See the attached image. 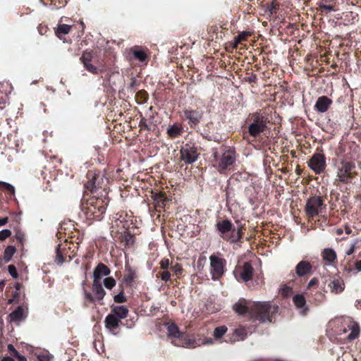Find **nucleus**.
Here are the masks:
<instances>
[{"label": "nucleus", "instance_id": "obj_1", "mask_svg": "<svg viewBox=\"0 0 361 361\" xmlns=\"http://www.w3.org/2000/svg\"><path fill=\"white\" fill-rule=\"evenodd\" d=\"M249 308L257 319L262 322H271L269 314L272 307L270 302H257L247 306L245 301L239 300L233 305L234 311L238 314H243Z\"/></svg>", "mask_w": 361, "mask_h": 361}, {"label": "nucleus", "instance_id": "obj_2", "mask_svg": "<svg viewBox=\"0 0 361 361\" xmlns=\"http://www.w3.org/2000/svg\"><path fill=\"white\" fill-rule=\"evenodd\" d=\"M355 165L348 161H342L337 170V178L342 183H349L356 174Z\"/></svg>", "mask_w": 361, "mask_h": 361}, {"label": "nucleus", "instance_id": "obj_3", "mask_svg": "<svg viewBox=\"0 0 361 361\" xmlns=\"http://www.w3.org/2000/svg\"><path fill=\"white\" fill-rule=\"evenodd\" d=\"M325 207L324 201L320 196H310L306 202L305 212L309 217H314L322 213Z\"/></svg>", "mask_w": 361, "mask_h": 361}, {"label": "nucleus", "instance_id": "obj_4", "mask_svg": "<svg viewBox=\"0 0 361 361\" xmlns=\"http://www.w3.org/2000/svg\"><path fill=\"white\" fill-rule=\"evenodd\" d=\"M210 260V274L212 280L220 279L224 272L226 260L216 255H211Z\"/></svg>", "mask_w": 361, "mask_h": 361}, {"label": "nucleus", "instance_id": "obj_5", "mask_svg": "<svg viewBox=\"0 0 361 361\" xmlns=\"http://www.w3.org/2000/svg\"><path fill=\"white\" fill-rule=\"evenodd\" d=\"M253 272L254 269L251 264L248 262H245L243 265L237 266L233 274L237 280H242L244 282H247L252 280Z\"/></svg>", "mask_w": 361, "mask_h": 361}, {"label": "nucleus", "instance_id": "obj_6", "mask_svg": "<svg viewBox=\"0 0 361 361\" xmlns=\"http://www.w3.org/2000/svg\"><path fill=\"white\" fill-rule=\"evenodd\" d=\"M267 118L259 114L254 116V121L248 128V132L252 137H257L260 133L263 132L267 126Z\"/></svg>", "mask_w": 361, "mask_h": 361}, {"label": "nucleus", "instance_id": "obj_7", "mask_svg": "<svg viewBox=\"0 0 361 361\" xmlns=\"http://www.w3.org/2000/svg\"><path fill=\"white\" fill-rule=\"evenodd\" d=\"M180 158L188 164L195 162L198 158L197 148L191 144H185L180 149Z\"/></svg>", "mask_w": 361, "mask_h": 361}, {"label": "nucleus", "instance_id": "obj_8", "mask_svg": "<svg viewBox=\"0 0 361 361\" xmlns=\"http://www.w3.org/2000/svg\"><path fill=\"white\" fill-rule=\"evenodd\" d=\"M308 166L315 173H322L326 168L324 155L321 153H315L308 161Z\"/></svg>", "mask_w": 361, "mask_h": 361}, {"label": "nucleus", "instance_id": "obj_9", "mask_svg": "<svg viewBox=\"0 0 361 361\" xmlns=\"http://www.w3.org/2000/svg\"><path fill=\"white\" fill-rule=\"evenodd\" d=\"M235 161V156L233 151L227 150L224 152L218 162V166L221 170H226L231 166Z\"/></svg>", "mask_w": 361, "mask_h": 361}, {"label": "nucleus", "instance_id": "obj_10", "mask_svg": "<svg viewBox=\"0 0 361 361\" xmlns=\"http://www.w3.org/2000/svg\"><path fill=\"white\" fill-rule=\"evenodd\" d=\"M183 114L191 126L197 125L202 118V112L200 110H185Z\"/></svg>", "mask_w": 361, "mask_h": 361}, {"label": "nucleus", "instance_id": "obj_11", "mask_svg": "<svg viewBox=\"0 0 361 361\" xmlns=\"http://www.w3.org/2000/svg\"><path fill=\"white\" fill-rule=\"evenodd\" d=\"M331 293L334 294H339L345 289V283L342 279L339 277H334L328 284Z\"/></svg>", "mask_w": 361, "mask_h": 361}, {"label": "nucleus", "instance_id": "obj_12", "mask_svg": "<svg viewBox=\"0 0 361 361\" xmlns=\"http://www.w3.org/2000/svg\"><path fill=\"white\" fill-rule=\"evenodd\" d=\"M331 104L332 101L329 98L326 96H322L316 101L314 108L317 111L324 113L328 110Z\"/></svg>", "mask_w": 361, "mask_h": 361}, {"label": "nucleus", "instance_id": "obj_13", "mask_svg": "<svg viewBox=\"0 0 361 361\" xmlns=\"http://www.w3.org/2000/svg\"><path fill=\"white\" fill-rule=\"evenodd\" d=\"M110 274V269L104 264L99 263L93 271V280L101 281L103 276Z\"/></svg>", "mask_w": 361, "mask_h": 361}, {"label": "nucleus", "instance_id": "obj_14", "mask_svg": "<svg viewBox=\"0 0 361 361\" xmlns=\"http://www.w3.org/2000/svg\"><path fill=\"white\" fill-rule=\"evenodd\" d=\"M312 266L305 260L300 261L295 267V272L298 276L302 277L309 274L312 270Z\"/></svg>", "mask_w": 361, "mask_h": 361}, {"label": "nucleus", "instance_id": "obj_15", "mask_svg": "<svg viewBox=\"0 0 361 361\" xmlns=\"http://www.w3.org/2000/svg\"><path fill=\"white\" fill-rule=\"evenodd\" d=\"M322 256L323 259L329 264L334 263L337 259L336 252L333 248L330 247L324 248L322 252Z\"/></svg>", "mask_w": 361, "mask_h": 361}, {"label": "nucleus", "instance_id": "obj_16", "mask_svg": "<svg viewBox=\"0 0 361 361\" xmlns=\"http://www.w3.org/2000/svg\"><path fill=\"white\" fill-rule=\"evenodd\" d=\"M92 292L94 295L95 298L99 300H102L106 295V292L102 288V282L99 281L93 280Z\"/></svg>", "mask_w": 361, "mask_h": 361}, {"label": "nucleus", "instance_id": "obj_17", "mask_svg": "<svg viewBox=\"0 0 361 361\" xmlns=\"http://www.w3.org/2000/svg\"><path fill=\"white\" fill-rule=\"evenodd\" d=\"M217 230L221 233V236H226V234L231 231L233 224L231 221L226 219L218 221L216 224Z\"/></svg>", "mask_w": 361, "mask_h": 361}, {"label": "nucleus", "instance_id": "obj_18", "mask_svg": "<svg viewBox=\"0 0 361 361\" xmlns=\"http://www.w3.org/2000/svg\"><path fill=\"white\" fill-rule=\"evenodd\" d=\"M293 301L297 308L301 310V314L305 315L307 314V309L305 306L306 300L305 297L300 294L295 295L293 298Z\"/></svg>", "mask_w": 361, "mask_h": 361}, {"label": "nucleus", "instance_id": "obj_19", "mask_svg": "<svg viewBox=\"0 0 361 361\" xmlns=\"http://www.w3.org/2000/svg\"><path fill=\"white\" fill-rule=\"evenodd\" d=\"M24 310L22 307H18L8 316V322H19L23 319Z\"/></svg>", "mask_w": 361, "mask_h": 361}, {"label": "nucleus", "instance_id": "obj_20", "mask_svg": "<svg viewBox=\"0 0 361 361\" xmlns=\"http://www.w3.org/2000/svg\"><path fill=\"white\" fill-rule=\"evenodd\" d=\"M119 319L114 314L107 315L105 319L106 327L110 329H115L118 326Z\"/></svg>", "mask_w": 361, "mask_h": 361}, {"label": "nucleus", "instance_id": "obj_21", "mask_svg": "<svg viewBox=\"0 0 361 361\" xmlns=\"http://www.w3.org/2000/svg\"><path fill=\"white\" fill-rule=\"evenodd\" d=\"M105 207L99 201L96 202V206L92 205L89 208V211L95 215V217L99 219L105 212Z\"/></svg>", "mask_w": 361, "mask_h": 361}, {"label": "nucleus", "instance_id": "obj_22", "mask_svg": "<svg viewBox=\"0 0 361 361\" xmlns=\"http://www.w3.org/2000/svg\"><path fill=\"white\" fill-rule=\"evenodd\" d=\"M167 333L169 337H173L176 338H180L183 336V334L179 331L178 326L174 324L168 325Z\"/></svg>", "mask_w": 361, "mask_h": 361}, {"label": "nucleus", "instance_id": "obj_23", "mask_svg": "<svg viewBox=\"0 0 361 361\" xmlns=\"http://www.w3.org/2000/svg\"><path fill=\"white\" fill-rule=\"evenodd\" d=\"M348 328L350 330V334L348 335V338L349 340H354L360 334L359 325L356 322L350 321L348 325Z\"/></svg>", "mask_w": 361, "mask_h": 361}, {"label": "nucleus", "instance_id": "obj_24", "mask_svg": "<svg viewBox=\"0 0 361 361\" xmlns=\"http://www.w3.org/2000/svg\"><path fill=\"white\" fill-rule=\"evenodd\" d=\"M112 312L119 319H125L128 314V310L124 305L114 307Z\"/></svg>", "mask_w": 361, "mask_h": 361}, {"label": "nucleus", "instance_id": "obj_25", "mask_svg": "<svg viewBox=\"0 0 361 361\" xmlns=\"http://www.w3.org/2000/svg\"><path fill=\"white\" fill-rule=\"evenodd\" d=\"M247 336V331L245 328L240 327L235 330L232 341H243L245 338Z\"/></svg>", "mask_w": 361, "mask_h": 361}, {"label": "nucleus", "instance_id": "obj_26", "mask_svg": "<svg viewBox=\"0 0 361 361\" xmlns=\"http://www.w3.org/2000/svg\"><path fill=\"white\" fill-rule=\"evenodd\" d=\"M174 344L178 346H183L185 348L195 347L194 341L187 336H185L182 340H180L178 343H175Z\"/></svg>", "mask_w": 361, "mask_h": 361}, {"label": "nucleus", "instance_id": "obj_27", "mask_svg": "<svg viewBox=\"0 0 361 361\" xmlns=\"http://www.w3.org/2000/svg\"><path fill=\"white\" fill-rule=\"evenodd\" d=\"M71 26L66 25V24H62L59 25L58 27L56 28V33L58 35L59 38H61V35H66L69 33L71 31Z\"/></svg>", "mask_w": 361, "mask_h": 361}, {"label": "nucleus", "instance_id": "obj_28", "mask_svg": "<svg viewBox=\"0 0 361 361\" xmlns=\"http://www.w3.org/2000/svg\"><path fill=\"white\" fill-rule=\"evenodd\" d=\"M154 201L159 205V207H166V204L168 202V198L166 197L164 193L156 194L154 195Z\"/></svg>", "mask_w": 361, "mask_h": 361}, {"label": "nucleus", "instance_id": "obj_29", "mask_svg": "<svg viewBox=\"0 0 361 361\" xmlns=\"http://www.w3.org/2000/svg\"><path fill=\"white\" fill-rule=\"evenodd\" d=\"M64 261V254L61 250V245H59L56 248V257L54 262L58 264H62Z\"/></svg>", "mask_w": 361, "mask_h": 361}, {"label": "nucleus", "instance_id": "obj_30", "mask_svg": "<svg viewBox=\"0 0 361 361\" xmlns=\"http://www.w3.org/2000/svg\"><path fill=\"white\" fill-rule=\"evenodd\" d=\"M15 247L13 246H8L4 251V259L6 262H8L15 253Z\"/></svg>", "mask_w": 361, "mask_h": 361}, {"label": "nucleus", "instance_id": "obj_31", "mask_svg": "<svg viewBox=\"0 0 361 361\" xmlns=\"http://www.w3.org/2000/svg\"><path fill=\"white\" fill-rule=\"evenodd\" d=\"M167 133L171 137H176L180 133V129L175 126L169 127L167 130Z\"/></svg>", "mask_w": 361, "mask_h": 361}, {"label": "nucleus", "instance_id": "obj_32", "mask_svg": "<svg viewBox=\"0 0 361 361\" xmlns=\"http://www.w3.org/2000/svg\"><path fill=\"white\" fill-rule=\"evenodd\" d=\"M0 189L4 190H7L9 192L11 195L15 194V188L14 187L6 182H0Z\"/></svg>", "mask_w": 361, "mask_h": 361}, {"label": "nucleus", "instance_id": "obj_33", "mask_svg": "<svg viewBox=\"0 0 361 361\" xmlns=\"http://www.w3.org/2000/svg\"><path fill=\"white\" fill-rule=\"evenodd\" d=\"M104 286L107 289H111L116 286V281L113 277H106L103 281Z\"/></svg>", "mask_w": 361, "mask_h": 361}, {"label": "nucleus", "instance_id": "obj_34", "mask_svg": "<svg viewBox=\"0 0 361 361\" xmlns=\"http://www.w3.org/2000/svg\"><path fill=\"white\" fill-rule=\"evenodd\" d=\"M227 331L225 326L216 327L214 331V336L216 338H220Z\"/></svg>", "mask_w": 361, "mask_h": 361}, {"label": "nucleus", "instance_id": "obj_35", "mask_svg": "<svg viewBox=\"0 0 361 361\" xmlns=\"http://www.w3.org/2000/svg\"><path fill=\"white\" fill-rule=\"evenodd\" d=\"M135 277V273L132 270H129L128 274L125 276L124 281L126 284L130 285L133 281Z\"/></svg>", "mask_w": 361, "mask_h": 361}, {"label": "nucleus", "instance_id": "obj_36", "mask_svg": "<svg viewBox=\"0 0 361 361\" xmlns=\"http://www.w3.org/2000/svg\"><path fill=\"white\" fill-rule=\"evenodd\" d=\"M84 66L86 68V69L94 74L99 73L101 71V69L95 67L92 64L90 63V62H87L86 63H84Z\"/></svg>", "mask_w": 361, "mask_h": 361}, {"label": "nucleus", "instance_id": "obj_37", "mask_svg": "<svg viewBox=\"0 0 361 361\" xmlns=\"http://www.w3.org/2000/svg\"><path fill=\"white\" fill-rule=\"evenodd\" d=\"M133 55L137 59H138L140 61H144L147 58L146 54L141 50H135L133 51Z\"/></svg>", "mask_w": 361, "mask_h": 361}, {"label": "nucleus", "instance_id": "obj_38", "mask_svg": "<svg viewBox=\"0 0 361 361\" xmlns=\"http://www.w3.org/2000/svg\"><path fill=\"white\" fill-rule=\"evenodd\" d=\"M360 242V240L359 239L354 240V241L351 243V244L350 245L349 248L345 251V255H351L352 254H353L355 252L356 245H357Z\"/></svg>", "mask_w": 361, "mask_h": 361}, {"label": "nucleus", "instance_id": "obj_39", "mask_svg": "<svg viewBox=\"0 0 361 361\" xmlns=\"http://www.w3.org/2000/svg\"><path fill=\"white\" fill-rule=\"evenodd\" d=\"M292 292H293L292 288L287 286H283L281 289V293L283 297L290 296L291 295Z\"/></svg>", "mask_w": 361, "mask_h": 361}, {"label": "nucleus", "instance_id": "obj_40", "mask_svg": "<svg viewBox=\"0 0 361 361\" xmlns=\"http://www.w3.org/2000/svg\"><path fill=\"white\" fill-rule=\"evenodd\" d=\"M114 302H116L122 303V302H125L126 301V298L124 295L123 293L121 292L114 296Z\"/></svg>", "mask_w": 361, "mask_h": 361}, {"label": "nucleus", "instance_id": "obj_41", "mask_svg": "<svg viewBox=\"0 0 361 361\" xmlns=\"http://www.w3.org/2000/svg\"><path fill=\"white\" fill-rule=\"evenodd\" d=\"M91 59H92V54L89 51H85L81 58H80V60L82 61V62L84 63H86L87 62H90L91 61Z\"/></svg>", "mask_w": 361, "mask_h": 361}, {"label": "nucleus", "instance_id": "obj_42", "mask_svg": "<svg viewBox=\"0 0 361 361\" xmlns=\"http://www.w3.org/2000/svg\"><path fill=\"white\" fill-rule=\"evenodd\" d=\"M8 271L13 279H17L18 277L17 269L14 265H9L8 267Z\"/></svg>", "mask_w": 361, "mask_h": 361}, {"label": "nucleus", "instance_id": "obj_43", "mask_svg": "<svg viewBox=\"0 0 361 361\" xmlns=\"http://www.w3.org/2000/svg\"><path fill=\"white\" fill-rule=\"evenodd\" d=\"M11 235V231L8 229H4L0 231V240H4Z\"/></svg>", "mask_w": 361, "mask_h": 361}, {"label": "nucleus", "instance_id": "obj_44", "mask_svg": "<svg viewBox=\"0 0 361 361\" xmlns=\"http://www.w3.org/2000/svg\"><path fill=\"white\" fill-rule=\"evenodd\" d=\"M96 175L92 176V179L87 183L86 187L87 189L92 190L95 188Z\"/></svg>", "mask_w": 361, "mask_h": 361}, {"label": "nucleus", "instance_id": "obj_45", "mask_svg": "<svg viewBox=\"0 0 361 361\" xmlns=\"http://www.w3.org/2000/svg\"><path fill=\"white\" fill-rule=\"evenodd\" d=\"M161 279L164 281H168L171 278L169 271L164 270L160 274Z\"/></svg>", "mask_w": 361, "mask_h": 361}, {"label": "nucleus", "instance_id": "obj_46", "mask_svg": "<svg viewBox=\"0 0 361 361\" xmlns=\"http://www.w3.org/2000/svg\"><path fill=\"white\" fill-rule=\"evenodd\" d=\"M242 235L243 234H242V229L241 228H238V231L235 233L233 231L231 236H235V238L234 239H233L232 240L233 241H236V240H239L242 237Z\"/></svg>", "mask_w": 361, "mask_h": 361}, {"label": "nucleus", "instance_id": "obj_47", "mask_svg": "<svg viewBox=\"0 0 361 361\" xmlns=\"http://www.w3.org/2000/svg\"><path fill=\"white\" fill-rule=\"evenodd\" d=\"M246 35L245 33L239 35L235 39V46H237V44H240L243 39H245Z\"/></svg>", "mask_w": 361, "mask_h": 361}, {"label": "nucleus", "instance_id": "obj_48", "mask_svg": "<svg viewBox=\"0 0 361 361\" xmlns=\"http://www.w3.org/2000/svg\"><path fill=\"white\" fill-rule=\"evenodd\" d=\"M38 361H51L50 356L47 355H39L37 356Z\"/></svg>", "mask_w": 361, "mask_h": 361}, {"label": "nucleus", "instance_id": "obj_49", "mask_svg": "<svg viewBox=\"0 0 361 361\" xmlns=\"http://www.w3.org/2000/svg\"><path fill=\"white\" fill-rule=\"evenodd\" d=\"M169 266V260L168 259H162L161 262V267L163 269H166Z\"/></svg>", "mask_w": 361, "mask_h": 361}, {"label": "nucleus", "instance_id": "obj_50", "mask_svg": "<svg viewBox=\"0 0 361 361\" xmlns=\"http://www.w3.org/2000/svg\"><path fill=\"white\" fill-rule=\"evenodd\" d=\"M319 8H322V9H324V10H326L328 11H334V8L331 5H326V4H319Z\"/></svg>", "mask_w": 361, "mask_h": 361}, {"label": "nucleus", "instance_id": "obj_51", "mask_svg": "<svg viewBox=\"0 0 361 361\" xmlns=\"http://www.w3.org/2000/svg\"><path fill=\"white\" fill-rule=\"evenodd\" d=\"M8 350L12 353L14 356L18 354V351L15 349L12 344L8 345Z\"/></svg>", "mask_w": 361, "mask_h": 361}, {"label": "nucleus", "instance_id": "obj_52", "mask_svg": "<svg viewBox=\"0 0 361 361\" xmlns=\"http://www.w3.org/2000/svg\"><path fill=\"white\" fill-rule=\"evenodd\" d=\"M318 283V280L315 278L314 279H312L310 282L308 283V286L307 287L310 288H311L312 286H314V285H317Z\"/></svg>", "mask_w": 361, "mask_h": 361}, {"label": "nucleus", "instance_id": "obj_53", "mask_svg": "<svg viewBox=\"0 0 361 361\" xmlns=\"http://www.w3.org/2000/svg\"><path fill=\"white\" fill-rule=\"evenodd\" d=\"M15 357H16L19 361H27V358L25 356L20 355L18 353L15 355Z\"/></svg>", "mask_w": 361, "mask_h": 361}, {"label": "nucleus", "instance_id": "obj_54", "mask_svg": "<svg viewBox=\"0 0 361 361\" xmlns=\"http://www.w3.org/2000/svg\"><path fill=\"white\" fill-rule=\"evenodd\" d=\"M345 233L347 235H350L352 233V229L348 226H345Z\"/></svg>", "mask_w": 361, "mask_h": 361}, {"label": "nucleus", "instance_id": "obj_55", "mask_svg": "<svg viewBox=\"0 0 361 361\" xmlns=\"http://www.w3.org/2000/svg\"><path fill=\"white\" fill-rule=\"evenodd\" d=\"M172 269L176 273L180 272L181 271V268L178 264L175 267H173Z\"/></svg>", "mask_w": 361, "mask_h": 361}, {"label": "nucleus", "instance_id": "obj_56", "mask_svg": "<svg viewBox=\"0 0 361 361\" xmlns=\"http://www.w3.org/2000/svg\"><path fill=\"white\" fill-rule=\"evenodd\" d=\"M8 222V218L0 219V226H4Z\"/></svg>", "mask_w": 361, "mask_h": 361}, {"label": "nucleus", "instance_id": "obj_57", "mask_svg": "<svg viewBox=\"0 0 361 361\" xmlns=\"http://www.w3.org/2000/svg\"><path fill=\"white\" fill-rule=\"evenodd\" d=\"M355 268L357 271H361V260L356 262Z\"/></svg>", "mask_w": 361, "mask_h": 361}, {"label": "nucleus", "instance_id": "obj_58", "mask_svg": "<svg viewBox=\"0 0 361 361\" xmlns=\"http://www.w3.org/2000/svg\"><path fill=\"white\" fill-rule=\"evenodd\" d=\"M343 230L342 228H337L335 231V233L336 235H340L343 234Z\"/></svg>", "mask_w": 361, "mask_h": 361}, {"label": "nucleus", "instance_id": "obj_59", "mask_svg": "<svg viewBox=\"0 0 361 361\" xmlns=\"http://www.w3.org/2000/svg\"><path fill=\"white\" fill-rule=\"evenodd\" d=\"M1 361H14V360L10 357H6L1 359Z\"/></svg>", "mask_w": 361, "mask_h": 361}, {"label": "nucleus", "instance_id": "obj_60", "mask_svg": "<svg viewBox=\"0 0 361 361\" xmlns=\"http://www.w3.org/2000/svg\"><path fill=\"white\" fill-rule=\"evenodd\" d=\"M86 297L88 300L92 301L93 300V297L92 295L90 294V293H87L86 294Z\"/></svg>", "mask_w": 361, "mask_h": 361}, {"label": "nucleus", "instance_id": "obj_61", "mask_svg": "<svg viewBox=\"0 0 361 361\" xmlns=\"http://www.w3.org/2000/svg\"><path fill=\"white\" fill-rule=\"evenodd\" d=\"M273 308H274V311H276V310H277V309H278V306H276H276H274V307H273Z\"/></svg>", "mask_w": 361, "mask_h": 361}]
</instances>
